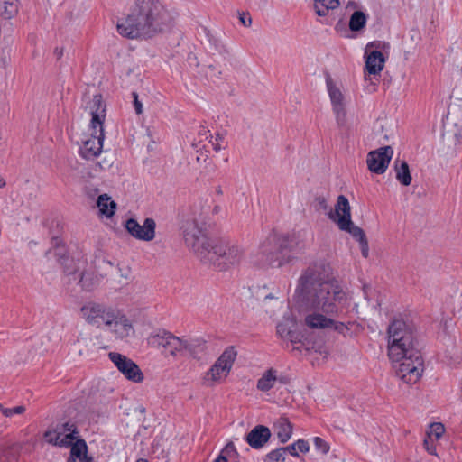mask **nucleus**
I'll use <instances>...</instances> for the list:
<instances>
[{
	"label": "nucleus",
	"mask_w": 462,
	"mask_h": 462,
	"mask_svg": "<svg viewBox=\"0 0 462 462\" xmlns=\"http://www.w3.org/2000/svg\"><path fill=\"white\" fill-rule=\"evenodd\" d=\"M346 300V291L325 260L310 263L300 276L293 296L295 308L305 318L337 314Z\"/></svg>",
	"instance_id": "1"
},
{
	"label": "nucleus",
	"mask_w": 462,
	"mask_h": 462,
	"mask_svg": "<svg viewBox=\"0 0 462 462\" xmlns=\"http://www.w3.org/2000/svg\"><path fill=\"white\" fill-rule=\"evenodd\" d=\"M176 16L162 0H135L130 13L117 21L116 28L128 39L151 38L170 30Z\"/></svg>",
	"instance_id": "2"
},
{
	"label": "nucleus",
	"mask_w": 462,
	"mask_h": 462,
	"mask_svg": "<svg viewBox=\"0 0 462 462\" xmlns=\"http://www.w3.org/2000/svg\"><path fill=\"white\" fill-rule=\"evenodd\" d=\"M414 339L411 319H392L387 328L388 356L393 363H399L396 374L408 384L415 383L423 372L422 356Z\"/></svg>",
	"instance_id": "3"
},
{
	"label": "nucleus",
	"mask_w": 462,
	"mask_h": 462,
	"mask_svg": "<svg viewBox=\"0 0 462 462\" xmlns=\"http://www.w3.org/2000/svg\"><path fill=\"white\" fill-rule=\"evenodd\" d=\"M183 236L186 245L199 254L201 260L213 263L220 270H226L240 263L244 258V250L230 241L209 242L204 231L195 220L183 225Z\"/></svg>",
	"instance_id": "4"
},
{
	"label": "nucleus",
	"mask_w": 462,
	"mask_h": 462,
	"mask_svg": "<svg viewBox=\"0 0 462 462\" xmlns=\"http://www.w3.org/2000/svg\"><path fill=\"white\" fill-rule=\"evenodd\" d=\"M354 324L351 321L345 324L337 319H282L277 324L276 330L282 339L304 346L305 342L313 339L316 330H335L345 335Z\"/></svg>",
	"instance_id": "5"
},
{
	"label": "nucleus",
	"mask_w": 462,
	"mask_h": 462,
	"mask_svg": "<svg viewBox=\"0 0 462 462\" xmlns=\"http://www.w3.org/2000/svg\"><path fill=\"white\" fill-rule=\"evenodd\" d=\"M86 111L91 116L90 134H84L81 139L79 154L86 160H92L102 152L104 141L103 122L106 117V105L100 95H95L86 105Z\"/></svg>",
	"instance_id": "6"
},
{
	"label": "nucleus",
	"mask_w": 462,
	"mask_h": 462,
	"mask_svg": "<svg viewBox=\"0 0 462 462\" xmlns=\"http://www.w3.org/2000/svg\"><path fill=\"white\" fill-rule=\"evenodd\" d=\"M326 88L336 121L338 125L343 126L346 122L348 96L345 93L342 84L334 80L330 76L326 77Z\"/></svg>",
	"instance_id": "7"
},
{
	"label": "nucleus",
	"mask_w": 462,
	"mask_h": 462,
	"mask_svg": "<svg viewBox=\"0 0 462 462\" xmlns=\"http://www.w3.org/2000/svg\"><path fill=\"white\" fill-rule=\"evenodd\" d=\"M236 356L237 352L234 346L227 347L216 360L209 370L205 373L203 376L204 383L211 386L215 383H219L225 379L229 374Z\"/></svg>",
	"instance_id": "8"
},
{
	"label": "nucleus",
	"mask_w": 462,
	"mask_h": 462,
	"mask_svg": "<svg viewBox=\"0 0 462 462\" xmlns=\"http://www.w3.org/2000/svg\"><path fill=\"white\" fill-rule=\"evenodd\" d=\"M336 214L340 215L337 217V224L338 227L348 232L359 243L365 240V234L364 231L354 225L351 220L350 205L348 199L344 195H339L336 204Z\"/></svg>",
	"instance_id": "9"
},
{
	"label": "nucleus",
	"mask_w": 462,
	"mask_h": 462,
	"mask_svg": "<svg viewBox=\"0 0 462 462\" xmlns=\"http://www.w3.org/2000/svg\"><path fill=\"white\" fill-rule=\"evenodd\" d=\"M108 356L126 379L134 383H141L143 380L141 369L132 359L116 352H110Z\"/></svg>",
	"instance_id": "10"
},
{
	"label": "nucleus",
	"mask_w": 462,
	"mask_h": 462,
	"mask_svg": "<svg viewBox=\"0 0 462 462\" xmlns=\"http://www.w3.org/2000/svg\"><path fill=\"white\" fill-rule=\"evenodd\" d=\"M125 227L133 237L138 240L149 242L155 237L156 223L150 217L145 218L143 224L134 218H129L125 221Z\"/></svg>",
	"instance_id": "11"
},
{
	"label": "nucleus",
	"mask_w": 462,
	"mask_h": 462,
	"mask_svg": "<svg viewBox=\"0 0 462 462\" xmlns=\"http://www.w3.org/2000/svg\"><path fill=\"white\" fill-rule=\"evenodd\" d=\"M393 151L391 146L384 145L377 150L371 151L367 155V167L370 171L383 174L387 170Z\"/></svg>",
	"instance_id": "12"
},
{
	"label": "nucleus",
	"mask_w": 462,
	"mask_h": 462,
	"mask_svg": "<svg viewBox=\"0 0 462 462\" xmlns=\"http://www.w3.org/2000/svg\"><path fill=\"white\" fill-rule=\"evenodd\" d=\"M274 240H275L274 236H268L267 239L261 244L259 250H260V254L263 257V261L264 263L269 264L271 266L281 267L283 264L290 263L292 258L291 256H288V257L282 256V258H278V257L274 258L273 253L270 249V246Z\"/></svg>",
	"instance_id": "13"
},
{
	"label": "nucleus",
	"mask_w": 462,
	"mask_h": 462,
	"mask_svg": "<svg viewBox=\"0 0 462 462\" xmlns=\"http://www.w3.org/2000/svg\"><path fill=\"white\" fill-rule=\"evenodd\" d=\"M271 438V431L263 425L255 426L245 437L246 442L253 448H261Z\"/></svg>",
	"instance_id": "14"
},
{
	"label": "nucleus",
	"mask_w": 462,
	"mask_h": 462,
	"mask_svg": "<svg viewBox=\"0 0 462 462\" xmlns=\"http://www.w3.org/2000/svg\"><path fill=\"white\" fill-rule=\"evenodd\" d=\"M105 325L121 339L134 336V329L130 319H106Z\"/></svg>",
	"instance_id": "15"
},
{
	"label": "nucleus",
	"mask_w": 462,
	"mask_h": 462,
	"mask_svg": "<svg viewBox=\"0 0 462 462\" xmlns=\"http://www.w3.org/2000/svg\"><path fill=\"white\" fill-rule=\"evenodd\" d=\"M80 312L84 318H119L112 309H105L102 305L88 302L81 307Z\"/></svg>",
	"instance_id": "16"
},
{
	"label": "nucleus",
	"mask_w": 462,
	"mask_h": 462,
	"mask_svg": "<svg viewBox=\"0 0 462 462\" xmlns=\"http://www.w3.org/2000/svg\"><path fill=\"white\" fill-rule=\"evenodd\" d=\"M367 45L365 50V69L370 75L379 74L384 67V57L380 51H368Z\"/></svg>",
	"instance_id": "17"
},
{
	"label": "nucleus",
	"mask_w": 462,
	"mask_h": 462,
	"mask_svg": "<svg viewBox=\"0 0 462 462\" xmlns=\"http://www.w3.org/2000/svg\"><path fill=\"white\" fill-rule=\"evenodd\" d=\"M88 265L86 259H79L76 267L73 270L66 267L68 274L76 275V278H79L81 286L86 290H91L94 285L92 274L86 270Z\"/></svg>",
	"instance_id": "18"
},
{
	"label": "nucleus",
	"mask_w": 462,
	"mask_h": 462,
	"mask_svg": "<svg viewBox=\"0 0 462 462\" xmlns=\"http://www.w3.org/2000/svg\"><path fill=\"white\" fill-rule=\"evenodd\" d=\"M277 380V370L270 368L258 379L256 387L259 391L267 392L273 388Z\"/></svg>",
	"instance_id": "19"
},
{
	"label": "nucleus",
	"mask_w": 462,
	"mask_h": 462,
	"mask_svg": "<svg viewBox=\"0 0 462 462\" xmlns=\"http://www.w3.org/2000/svg\"><path fill=\"white\" fill-rule=\"evenodd\" d=\"M97 206L100 215L106 217L114 216L116 208V203L107 194H102L98 197Z\"/></svg>",
	"instance_id": "20"
},
{
	"label": "nucleus",
	"mask_w": 462,
	"mask_h": 462,
	"mask_svg": "<svg viewBox=\"0 0 462 462\" xmlns=\"http://www.w3.org/2000/svg\"><path fill=\"white\" fill-rule=\"evenodd\" d=\"M87 444L85 440L79 439L73 445H71L70 457L67 462H80L88 457L87 455Z\"/></svg>",
	"instance_id": "21"
},
{
	"label": "nucleus",
	"mask_w": 462,
	"mask_h": 462,
	"mask_svg": "<svg viewBox=\"0 0 462 462\" xmlns=\"http://www.w3.org/2000/svg\"><path fill=\"white\" fill-rule=\"evenodd\" d=\"M19 0H0V16L8 20L14 17L19 10Z\"/></svg>",
	"instance_id": "22"
},
{
	"label": "nucleus",
	"mask_w": 462,
	"mask_h": 462,
	"mask_svg": "<svg viewBox=\"0 0 462 462\" xmlns=\"http://www.w3.org/2000/svg\"><path fill=\"white\" fill-rule=\"evenodd\" d=\"M184 355L189 354L193 358H199V355L206 350V342L201 339L184 340Z\"/></svg>",
	"instance_id": "23"
},
{
	"label": "nucleus",
	"mask_w": 462,
	"mask_h": 462,
	"mask_svg": "<svg viewBox=\"0 0 462 462\" xmlns=\"http://www.w3.org/2000/svg\"><path fill=\"white\" fill-rule=\"evenodd\" d=\"M278 439L281 442L288 441L292 434V426L287 419L281 418L274 425Z\"/></svg>",
	"instance_id": "24"
},
{
	"label": "nucleus",
	"mask_w": 462,
	"mask_h": 462,
	"mask_svg": "<svg viewBox=\"0 0 462 462\" xmlns=\"http://www.w3.org/2000/svg\"><path fill=\"white\" fill-rule=\"evenodd\" d=\"M174 335L166 330H159L152 334L149 337V344L157 348H162L164 350L170 343V337H173Z\"/></svg>",
	"instance_id": "25"
},
{
	"label": "nucleus",
	"mask_w": 462,
	"mask_h": 462,
	"mask_svg": "<svg viewBox=\"0 0 462 462\" xmlns=\"http://www.w3.org/2000/svg\"><path fill=\"white\" fill-rule=\"evenodd\" d=\"M184 339L174 336L173 337H170V343L166 348L162 350V353L165 355L176 356L177 355H184Z\"/></svg>",
	"instance_id": "26"
},
{
	"label": "nucleus",
	"mask_w": 462,
	"mask_h": 462,
	"mask_svg": "<svg viewBox=\"0 0 462 462\" xmlns=\"http://www.w3.org/2000/svg\"><path fill=\"white\" fill-rule=\"evenodd\" d=\"M339 0H314V8L319 16H326L328 11L336 9Z\"/></svg>",
	"instance_id": "27"
},
{
	"label": "nucleus",
	"mask_w": 462,
	"mask_h": 462,
	"mask_svg": "<svg viewBox=\"0 0 462 462\" xmlns=\"http://www.w3.org/2000/svg\"><path fill=\"white\" fill-rule=\"evenodd\" d=\"M395 172L397 180L404 186H409L411 182L409 165L406 162L402 161L400 164L395 165Z\"/></svg>",
	"instance_id": "28"
},
{
	"label": "nucleus",
	"mask_w": 462,
	"mask_h": 462,
	"mask_svg": "<svg viewBox=\"0 0 462 462\" xmlns=\"http://www.w3.org/2000/svg\"><path fill=\"white\" fill-rule=\"evenodd\" d=\"M285 301L282 299L276 298L272 294L266 295L263 300V307L270 315H276V309L283 308Z\"/></svg>",
	"instance_id": "29"
},
{
	"label": "nucleus",
	"mask_w": 462,
	"mask_h": 462,
	"mask_svg": "<svg viewBox=\"0 0 462 462\" xmlns=\"http://www.w3.org/2000/svg\"><path fill=\"white\" fill-rule=\"evenodd\" d=\"M367 17L361 11H356L350 17L349 28L353 32H357L362 29L366 23Z\"/></svg>",
	"instance_id": "30"
},
{
	"label": "nucleus",
	"mask_w": 462,
	"mask_h": 462,
	"mask_svg": "<svg viewBox=\"0 0 462 462\" xmlns=\"http://www.w3.org/2000/svg\"><path fill=\"white\" fill-rule=\"evenodd\" d=\"M286 454H290L293 457H298V451H300L302 453H306L310 449V446L307 441L303 439H299L293 444H291L287 447H283Z\"/></svg>",
	"instance_id": "31"
},
{
	"label": "nucleus",
	"mask_w": 462,
	"mask_h": 462,
	"mask_svg": "<svg viewBox=\"0 0 462 462\" xmlns=\"http://www.w3.org/2000/svg\"><path fill=\"white\" fill-rule=\"evenodd\" d=\"M363 295L368 303L375 301L376 306H380V292L379 291L371 284L363 285Z\"/></svg>",
	"instance_id": "32"
},
{
	"label": "nucleus",
	"mask_w": 462,
	"mask_h": 462,
	"mask_svg": "<svg viewBox=\"0 0 462 462\" xmlns=\"http://www.w3.org/2000/svg\"><path fill=\"white\" fill-rule=\"evenodd\" d=\"M52 244L56 246L55 250H49L46 253V256L48 258H51L52 255L57 257V261L63 264V259L65 257L66 250L63 245H61V240L58 237H55L52 241Z\"/></svg>",
	"instance_id": "33"
},
{
	"label": "nucleus",
	"mask_w": 462,
	"mask_h": 462,
	"mask_svg": "<svg viewBox=\"0 0 462 462\" xmlns=\"http://www.w3.org/2000/svg\"><path fill=\"white\" fill-rule=\"evenodd\" d=\"M316 202L318 209L327 213L328 217L337 223V217H339L340 215L336 214V209L334 211L332 210L331 207L328 203V200L324 197H319L316 199Z\"/></svg>",
	"instance_id": "34"
},
{
	"label": "nucleus",
	"mask_w": 462,
	"mask_h": 462,
	"mask_svg": "<svg viewBox=\"0 0 462 462\" xmlns=\"http://www.w3.org/2000/svg\"><path fill=\"white\" fill-rule=\"evenodd\" d=\"M444 432V425L440 422H434L430 424L426 438L430 439L439 440L443 436Z\"/></svg>",
	"instance_id": "35"
},
{
	"label": "nucleus",
	"mask_w": 462,
	"mask_h": 462,
	"mask_svg": "<svg viewBox=\"0 0 462 462\" xmlns=\"http://www.w3.org/2000/svg\"><path fill=\"white\" fill-rule=\"evenodd\" d=\"M63 431H60L59 429L56 428L55 430H47L44 433L43 437L46 442L60 447L61 443L60 442L61 438L63 437Z\"/></svg>",
	"instance_id": "36"
},
{
	"label": "nucleus",
	"mask_w": 462,
	"mask_h": 462,
	"mask_svg": "<svg viewBox=\"0 0 462 462\" xmlns=\"http://www.w3.org/2000/svg\"><path fill=\"white\" fill-rule=\"evenodd\" d=\"M453 298V314L458 315L459 318L462 317V288L457 289L454 291V294L451 296Z\"/></svg>",
	"instance_id": "37"
},
{
	"label": "nucleus",
	"mask_w": 462,
	"mask_h": 462,
	"mask_svg": "<svg viewBox=\"0 0 462 462\" xmlns=\"http://www.w3.org/2000/svg\"><path fill=\"white\" fill-rule=\"evenodd\" d=\"M383 125L381 121H377L374 125L373 139H376L379 144H384L388 140L387 134H383Z\"/></svg>",
	"instance_id": "38"
},
{
	"label": "nucleus",
	"mask_w": 462,
	"mask_h": 462,
	"mask_svg": "<svg viewBox=\"0 0 462 462\" xmlns=\"http://www.w3.org/2000/svg\"><path fill=\"white\" fill-rule=\"evenodd\" d=\"M285 455L283 448H276L265 456L264 462H284Z\"/></svg>",
	"instance_id": "39"
},
{
	"label": "nucleus",
	"mask_w": 462,
	"mask_h": 462,
	"mask_svg": "<svg viewBox=\"0 0 462 462\" xmlns=\"http://www.w3.org/2000/svg\"><path fill=\"white\" fill-rule=\"evenodd\" d=\"M226 459L236 458L238 457L237 450L233 442H229L226 445V447L220 452Z\"/></svg>",
	"instance_id": "40"
},
{
	"label": "nucleus",
	"mask_w": 462,
	"mask_h": 462,
	"mask_svg": "<svg viewBox=\"0 0 462 462\" xmlns=\"http://www.w3.org/2000/svg\"><path fill=\"white\" fill-rule=\"evenodd\" d=\"M210 143L212 144L213 149L217 152L225 148V146L222 145L225 139V134L223 133H217L213 139V137L210 135Z\"/></svg>",
	"instance_id": "41"
},
{
	"label": "nucleus",
	"mask_w": 462,
	"mask_h": 462,
	"mask_svg": "<svg viewBox=\"0 0 462 462\" xmlns=\"http://www.w3.org/2000/svg\"><path fill=\"white\" fill-rule=\"evenodd\" d=\"M314 447L322 454H327L329 451V445L321 438L315 437L313 439Z\"/></svg>",
	"instance_id": "42"
},
{
	"label": "nucleus",
	"mask_w": 462,
	"mask_h": 462,
	"mask_svg": "<svg viewBox=\"0 0 462 462\" xmlns=\"http://www.w3.org/2000/svg\"><path fill=\"white\" fill-rule=\"evenodd\" d=\"M26 408L23 405H19L14 408H6V410H4V416L12 417L16 414H23Z\"/></svg>",
	"instance_id": "43"
},
{
	"label": "nucleus",
	"mask_w": 462,
	"mask_h": 462,
	"mask_svg": "<svg viewBox=\"0 0 462 462\" xmlns=\"http://www.w3.org/2000/svg\"><path fill=\"white\" fill-rule=\"evenodd\" d=\"M57 429H59L60 431H63V433H71L73 435L78 434L76 425L69 421L65 422L60 426H58Z\"/></svg>",
	"instance_id": "44"
},
{
	"label": "nucleus",
	"mask_w": 462,
	"mask_h": 462,
	"mask_svg": "<svg viewBox=\"0 0 462 462\" xmlns=\"http://www.w3.org/2000/svg\"><path fill=\"white\" fill-rule=\"evenodd\" d=\"M76 438H77V435H73L71 433H64L63 437L61 438L60 442V443H61L60 447L68 448V447L73 445L72 442Z\"/></svg>",
	"instance_id": "45"
},
{
	"label": "nucleus",
	"mask_w": 462,
	"mask_h": 462,
	"mask_svg": "<svg viewBox=\"0 0 462 462\" xmlns=\"http://www.w3.org/2000/svg\"><path fill=\"white\" fill-rule=\"evenodd\" d=\"M434 440L435 439H430L425 438L424 441H423V445H424L425 449L430 455H437V453H436V447L434 445Z\"/></svg>",
	"instance_id": "46"
},
{
	"label": "nucleus",
	"mask_w": 462,
	"mask_h": 462,
	"mask_svg": "<svg viewBox=\"0 0 462 462\" xmlns=\"http://www.w3.org/2000/svg\"><path fill=\"white\" fill-rule=\"evenodd\" d=\"M239 21L245 27H249L252 24V18L248 13H239Z\"/></svg>",
	"instance_id": "47"
},
{
	"label": "nucleus",
	"mask_w": 462,
	"mask_h": 462,
	"mask_svg": "<svg viewBox=\"0 0 462 462\" xmlns=\"http://www.w3.org/2000/svg\"><path fill=\"white\" fill-rule=\"evenodd\" d=\"M133 97H134V110L136 112V114L140 115L142 114L143 112V105L142 103L138 100V96L135 92H133Z\"/></svg>",
	"instance_id": "48"
},
{
	"label": "nucleus",
	"mask_w": 462,
	"mask_h": 462,
	"mask_svg": "<svg viewBox=\"0 0 462 462\" xmlns=\"http://www.w3.org/2000/svg\"><path fill=\"white\" fill-rule=\"evenodd\" d=\"M360 244V249H361V254L364 257H368V254H369V247H368V242L367 240H364L362 242L359 243Z\"/></svg>",
	"instance_id": "49"
},
{
	"label": "nucleus",
	"mask_w": 462,
	"mask_h": 462,
	"mask_svg": "<svg viewBox=\"0 0 462 462\" xmlns=\"http://www.w3.org/2000/svg\"><path fill=\"white\" fill-rule=\"evenodd\" d=\"M228 460L226 459V457H224V454L222 455L221 453L218 455V457L213 461V462H227Z\"/></svg>",
	"instance_id": "50"
},
{
	"label": "nucleus",
	"mask_w": 462,
	"mask_h": 462,
	"mask_svg": "<svg viewBox=\"0 0 462 462\" xmlns=\"http://www.w3.org/2000/svg\"><path fill=\"white\" fill-rule=\"evenodd\" d=\"M54 54L57 56L58 59H60L63 54V50L60 48H56L54 51Z\"/></svg>",
	"instance_id": "51"
},
{
	"label": "nucleus",
	"mask_w": 462,
	"mask_h": 462,
	"mask_svg": "<svg viewBox=\"0 0 462 462\" xmlns=\"http://www.w3.org/2000/svg\"><path fill=\"white\" fill-rule=\"evenodd\" d=\"M278 382H280L281 383H286V378L283 377V376H281V377H278Z\"/></svg>",
	"instance_id": "52"
},
{
	"label": "nucleus",
	"mask_w": 462,
	"mask_h": 462,
	"mask_svg": "<svg viewBox=\"0 0 462 462\" xmlns=\"http://www.w3.org/2000/svg\"><path fill=\"white\" fill-rule=\"evenodd\" d=\"M5 185V181L0 177V188Z\"/></svg>",
	"instance_id": "53"
},
{
	"label": "nucleus",
	"mask_w": 462,
	"mask_h": 462,
	"mask_svg": "<svg viewBox=\"0 0 462 462\" xmlns=\"http://www.w3.org/2000/svg\"><path fill=\"white\" fill-rule=\"evenodd\" d=\"M4 410H6L5 407H4L1 403H0V411L2 412V414L4 415Z\"/></svg>",
	"instance_id": "54"
},
{
	"label": "nucleus",
	"mask_w": 462,
	"mask_h": 462,
	"mask_svg": "<svg viewBox=\"0 0 462 462\" xmlns=\"http://www.w3.org/2000/svg\"><path fill=\"white\" fill-rule=\"evenodd\" d=\"M207 134V131L205 128H203L200 132H199V134H203V135H206Z\"/></svg>",
	"instance_id": "55"
},
{
	"label": "nucleus",
	"mask_w": 462,
	"mask_h": 462,
	"mask_svg": "<svg viewBox=\"0 0 462 462\" xmlns=\"http://www.w3.org/2000/svg\"><path fill=\"white\" fill-rule=\"evenodd\" d=\"M292 351H301V350H300V346H294V347L292 348Z\"/></svg>",
	"instance_id": "56"
},
{
	"label": "nucleus",
	"mask_w": 462,
	"mask_h": 462,
	"mask_svg": "<svg viewBox=\"0 0 462 462\" xmlns=\"http://www.w3.org/2000/svg\"><path fill=\"white\" fill-rule=\"evenodd\" d=\"M8 461L7 462H14L15 458L13 457L12 459H7ZM0 462H2V457H0Z\"/></svg>",
	"instance_id": "57"
},
{
	"label": "nucleus",
	"mask_w": 462,
	"mask_h": 462,
	"mask_svg": "<svg viewBox=\"0 0 462 462\" xmlns=\"http://www.w3.org/2000/svg\"><path fill=\"white\" fill-rule=\"evenodd\" d=\"M136 462H148V461L144 458H139L136 460Z\"/></svg>",
	"instance_id": "58"
},
{
	"label": "nucleus",
	"mask_w": 462,
	"mask_h": 462,
	"mask_svg": "<svg viewBox=\"0 0 462 462\" xmlns=\"http://www.w3.org/2000/svg\"><path fill=\"white\" fill-rule=\"evenodd\" d=\"M374 315H379V316H381V315H383V313H382L381 311H379V312H377V313H374Z\"/></svg>",
	"instance_id": "59"
},
{
	"label": "nucleus",
	"mask_w": 462,
	"mask_h": 462,
	"mask_svg": "<svg viewBox=\"0 0 462 462\" xmlns=\"http://www.w3.org/2000/svg\"><path fill=\"white\" fill-rule=\"evenodd\" d=\"M123 275L125 276V278H127V275L125 274V273H123Z\"/></svg>",
	"instance_id": "60"
},
{
	"label": "nucleus",
	"mask_w": 462,
	"mask_h": 462,
	"mask_svg": "<svg viewBox=\"0 0 462 462\" xmlns=\"http://www.w3.org/2000/svg\"><path fill=\"white\" fill-rule=\"evenodd\" d=\"M123 275L125 276V278H127V275L125 274V273H123Z\"/></svg>",
	"instance_id": "61"
}]
</instances>
